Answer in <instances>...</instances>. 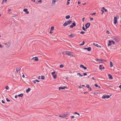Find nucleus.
<instances>
[{
    "mask_svg": "<svg viewBox=\"0 0 121 121\" xmlns=\"http://www.w3.org/2000/svg\"><path fill=\"white\" fill-rule=\"evenodd\" d=\"M73 52L69 51H65L63 52V54L65 55H68L69 56H74L72 55Z\"/></svg>",
    "mask_w": 121,
    "mask_h": 121,
    "instance_id": "obj_1",
    "label": "nucleus"
},
{
    "mask_svg": "<svg viewBox=\"0 0 121 121\" xmlns=\"http://www.w3.org/2000/svg\"><path fill=\"white\" fill-rule=\"evenodd\" d=\"M72 22L70 20L69 21L65 22L63 24V26H66L67 25L71 24Z\"/></svg>",
    "mask_w": 121,
    "mask_h": 121,
    "instance_id": "obj_2",
    "label": "nucleus"
},
{
    "mask_svg": "<svg viewBox=\"0 0 121 121\" xmlns=\"http://www.w3.org/2000/svg\"><path fill=\"white\" fill-rule=\"evenodd\" d=\"M109 43L108 44V46L109 47L110 46L112 45L111 43H112L113 44H115V42L113 40H109L108 41Z\"/></svg>",
    "mask_w": 121,
    "mask_h": 121,
    "instance_id": "obj_3",
    "label": "nucleus"
},
{
    "mask_svg": "<svg viewBox=\"0 0 121 121\" xmlns=\"http://www.w3.org/2000/svg\"><path fill=\"white\" fill-rule=\"evenodd\" d=\"M4 44L5 45V47L6 48H9L11 45V43L9 42L8 43H5Z\"/></svg>",
    "mask_w": 121,
    "mask_h": 121,
    "instance_id": "obj_4",
    "label": "nucleus"
},
{
    "mask_svg": "<svg viewBox=\"0 0 121 121\" xmlns=\"http://www.w3.org/2000/svg\"><path fill=\"white\" fill-rule=\"evenodd\" d=\"M55 72H53L52 73V74L53 76V78L54 79H55L56 78L57 75L55 74Z\"/></svg>",
    "mask_w": 121,
    "mask_h": 121,
    "instance_id": "obj_5",
    "label": "nucleus"
},
{
    "mask_svg": "<svg viewBox=\"0 0 121 121\" xmlns=\"http://www.w3.org/2000/svg\"><path fill=\"white\" fill-rule=\"evenodd\" d=\"M110 97V96L109 95H104L102 96V98L103 99H104L106 98L108 99Z\"/></svg>",
    "mask_w": 121,
    "mask_h": 121,
    "instance_id": "obj_6",
    "label": "nucleus"
},
{
    "mask_svg": "<svg viewBox=\"0 0 121 121\" xmlns=\"http://www.w3.org/2000/svg\"><path fill=\"white\" fill-rule=\"evenodd\" d=\"M59 0H52V4L54 5L55 4L56 2L58 1Z\"/></svg>",
    "mask_w": 121,
    "mask_h": 121,
    "instance_id": "obj_7",
    "label": "nucleus"
},
{
    "mask_svg": "<svg viewBox=\"0 0 121 121\" xmlns=\"http://www.w3.org/2000/svg\"><path fill=\"white\" fill-rule=\"evenodd\" d=\"M90 23H86L85 25L86 28L87 29V28H88L90 26Z\"/></svg>",
    "mask_w": 121,
    "mask_h": 121,
    "instance_id": "obj_8",
    "label": "nucleus"
},
{
    "mask_svg": "<svg viewBox=\"0 0 121 121\" xmlns=\"http://www.w3.org/2000/svg\"><path fill=\"white\" fill-rule=\"evenodd\" d=\"M114 23L115 24H116L117 22V17H114Z\"/></svg>",
    "mask_w": 121,
    "mask_h": 121,
    "instance_id": "obj_9",
    "label": "nucleus"
},
{
    "mask_svg": "<svg viewBox=\"0 0 121 121\" xmlns=\"http://www.w3.org/2000/svg\"><path fill=\"white\" fill-rule=\"evenodd\" d=\"M93 44L94 46H95L98 47H99V48H101V47L100 46L98 45V44L95 43H93Z\"/></svg>",
    "mask_w": 121,
    "mask_h": 121,
    "instance_id": "obj_10",
    "label": "nucleus"
},
{
    "mask_svg": "<svg viewBox=\"0 0 121 121\" xmlns=\"http://www.w3.org/2000/svg\"><path fill=\"white\" fill-rule=\"evenodd\" d=\"M67 87L66 86H64L63 87H59V90H60L61 89H64L65 88H67Z\"/></svg>",
    "mask_w": 121,
    "mask_h": 121,
    "instance_id": "obj_11",
    "label": "nucleus"
},
{
    "mask_svg": "<svg viewBox=\"0 0 121 121\" xmlns=\"http://www.w3.org/2000/svg\"><path fill=\"white\" fill-rule=\"evenodd\" d=\"M80 68H82L83 69H87V68L86 67H84L83 65H80Z\"/></svg>",
    "mask_w": 121,
    "mask_h": 121,
    "instance_id": "obj_12",
    "label": "nucleus"
},
{
    "mask_svg": "<svg viewBox=\"0 0 121 121\" xmlns=\"http://www.w3.org/2000/svg\"><path fill=\"white\" fill-rule=\"evenodd\" d=\"M113 40H114L115 41V42L117 43H118L119 41V40L115 38H113Z\"/></svg>",
    "mask_w": 121,
    "mask_h": 121,
    "instance_id": "obj_13",
    "label": "nucleus"
},
{
    "mask_svg": "<svg viewBox=\"0 0 121 121\" xmlns=\"http://www.w3.org/2000/svg\"><path fill=\"white\" fill-rule=\"evenodd\" d=\"M69 36L70 38H72L74 37L75 35L74 34L71 33L70 35H69Z\"/></svg>",
    "mask_w": 121,
    "mask_h": 121,
    "instance_id": "obj_14",
    "label": "nucleus"
},
{
    "mask_svg": "<svg viewBox=\"0 0 121 121\" xmlns=\"http://www.w3.org/2000/svg\"><path fill=\"white\" fill-rule=\"evenodd\" d=\"M35 59L34 60H35L36 61H38L39 60V59L37 57H33L32 59V60H33L34 59Z\"/></svg>",
    "mask_w": 121,
    "mask_h": 121,
    "instance_id": "obj_15",
    "label": "nucleus"
},
{
    "mask_svg": "<svg viewBox=\"0 0 121 121\" xmlns=\"http://www.w3.org/2000/svg\"><path fill=\"white\" fill-rule=\"evenodd\" d=\"M84 49H87L89 51H91V48L90 47H89L88 48H84Z\"/></svg>",
    "mask_w": 121,
    "mask_h": 121,
    "instance_id": "obj_16",
    "label": "nucleus"
},
{
    "mask_svg": "<svg viewBox=\"0 0 121 121\" xmlns=\"http://www.w3.org/2000/svg\"><path fill=\"white\" fill-rule=\"evenodd\" d=\"M23 11L25 12L27 14H28L29 13V12L27 11V9H24Z\"/></svg>",
    "mask_w": 121,
    "mask_h": 121,
    "instance_id": "obj_17",
    "label": "nucleus"
},
{
    "mask_svg": "<svg viewBox=\"0 0 121 121\" xmlns=\"http://www.w3.org/2000/svg\"><path fill=\"white\" fill-rule=\"evenodd\" d=\"M21 69V68L20 67H19V68H16V72L17 73L18 72V71L20 70Z\"/></svg>",
    "mask_w": 121,
    "mask_h": 121,
    "instance_id": "obj_18",
    "label": "nucleus"
},
{
    "mask_svg": "<svg viewBox=\"0 0 121 121\" xmlns=\"http://www.w3.org/2000/svg\"><path fill=\"white\" fill-rule=\"evenodd\" d=\"M102 66V65H100L99 66V69L101 70L102 69H104V66H103L102 67H101Z\"/></svg>",
    "mask_w": 121,
    "mask_h": 121,
    "instance_id": "obj_19",
    "label": "nucleus"
},
{
    "mask_svg": "<svg viewBox=\"0 0 121 121\" xmlns=\"http://www.w3.org/2000/svg\"><path fill=\"white\" fill-rule=\"evenodd\" d=\"M108 76L109 79H113L112 77L111 74H109L108 75Z\"/></svg>",
    "mask_w": 121,
    "mask_h": 121,
    "instance_id": "obj_20",
    "label": "nucleus"
},
{
    "mask_svg": "<svg viewBox=\"0 0 121 121\" xmlns=\"http://www.w3.org/2000/svg\"><path fill=\"white\" fill-rule=\"evenodd\" d=\"M63 116L64 117V118L66 117L69 116V114H64L63 115Z\"/></svg>",
    "mask_w": 121,
    "mask_h": 121,
    "instance_id": "obj_21",
    "label": "nucleus"
},
{
    "mask_svg": "<svg viewBox=\"0 0 121 121\" xmlns=\"http://www.w3.org/2000/svg\"><path fill=\"white\" fill-rule=\"evenodd\" d=\"M31 89L30 88H28L26 90V92L27 93H28L30 90Z\"/></svg>",
    "mask_w": 121,
    "mask_h": 121,
    "instance_id": "obj_22",
    "label": "nucleus"
},
{
    "mask_svg": "<svg viewBox=\"0 0 121 121\" xmlns=\"http://www.w3.org/2000/svg\"><path fill=\"white\" fill-rule=\"evenodd\" d=\"M23 94H19L18 96L19 97H22L23 96Z\"/></svg>",
    "mask_w": 121,
    "mask_h": 121,
    "instance_id": "obj_23",
    "label": "nucleus"
},
{
    "mask_svg": "<svg viewBox=\"0 0 121 121\" xmlns=\"http://www.w3.org/2000/svg\"><path fill=\"white\" fill-rule=\"evenodd\" d=\"M110 66L111 67H112L113 66V64H112V61H110Z\"/></svg>",
    "mask_w": 121,
    "mask_h": 121,
    "instance_id": "obj_24",
    "label": "nucleus"
},
{
    "mask_svg": "<svg viewBox=\"0 0 121 121\" xmlns=\"http://www.w3.org/2000/svg\"><path fill=\"white\" fill-rule=\"evenodd\" d=\"M70 16L69 15H68L66 16L65 18L66 19H69L70 18Z\"/></svg>",
    "mask_w": 121,
    "mask_h": 121,
    "instance_id": "obj_25",
    "label": "nucleus"
},
{
    "mask_svg": "<svg viewBox=\"0 0 121 121\" xmlns=\"http://www.w3.org/2000/svg\"><path fill=\"white\" fill-rule=\"evenodd\" d=\"M54 27L53 26H52L51 27V29H50V31H52L54 30Z\"/></svg>",
    "mask_w": 121,
    "mask_h": 121,
    "instance_id": "obj_26",
    "label": "nucleus"
},
{
    "mask_svg": "<svg viewBox=\"0 0 121 121\" xmlns=\"http://www.w3.org/2000/svg\"><path fill=\"white\" fill-rule=\"evenodd\" d=\"M78 75H79L81 77H82L83 76L80 73H78L77 74Z\"/></svg>",
    "mask_w": 121,
    "mask_h": 121,
    "instance_id": "obj_27",
    "label": "nucleus"
},
{
    "mask_svg": "<svg viewBox=\"0 0 121 121\" xmlns=\"http://www.w3.org/2000/svg\"><path fill=\"white\" fill-rule=\"evenodd\" d=\"M41 79H44V76L42 75L41 76Z\"/></svg>",
    "mask_w": 121,
    "mask_h": 121,
    "instance_id": "obj_28",
    "label": "nucleus"
},
{
    "mask_svg": "<svg viewBox=\"0 0 121 121\" xmlns=\"http://www.w3.org/2000/svg\"><path fill=\"white\" fill-rule=\"evenodd\" d=\"M95 60H96L97 61H99L100 62V61H102V59L99 60L97 59H95Z\"/></svg>",
    "mask_w": 121,
    "mask_h": 121,
    "instance_id": "obj_29",
    "label": "nucleus"
},
{
    "mask_svg": "<svg viewBox=\"0 0 121 121\" xmlns=\"http://www.w3.org/2000/svg\"><path fill=\"white\" fill-rule=\"evenodd\" d=\"M72 25L73 26H76V23L75 22H73L72 23Z\"/></svg>",
    "mask_w": 121,
    "mask_h": 121,
    "instance_id": "obj_30",
    "label": "nucleus"
},
{
    "mask_svg": "<svg viewBox=\"0 0 121 121\" xmlns=\"http://www.w3.org/2000/svg\"><path fill=\"white\" fill-rule=\"evenodd\" d=\"M63 67H64V65L62 64H61V65H60V67L61 68H62Z\"/></svg>",
    "mask_w": 121,
    "mask_h": 121,
    "instance_id": "obj_31",
    "label": "nucleus"
},
{
    "mask_svg": "<svg viewBox=\"0 0 121 121\" xmlns=\"http://www.w3.org/2000/svg\"><path fill=\"white\" fill-rule=\"evenodd\" d=\"M85 43L84 42V41H83V42H82V44H80V45L81 46H82L84 44V43Z\"/></svg>",
    "mask_w": 121,
    "mask_h": 121,
    "instance_id": "obj_32",
    "label": "nucleus"
},
{
    "mask_svg": "<svg viewBox=\"0 0 121 121\" xmlns=\"http://www.w3.org/2000/svg\"><path fill=\"white\" fill-rule=\"evenodd\" d=\"M85 33V32L83 31H81L80 32V33L82 34H84Z\"/></svg>",
    "mask_w": 121,
    "mask_h": 121,
    "instance_id": "obj_33",
    "label": "nucleus"
},
{
    "mask_svg": "<svg viewBox=\"0 0 121 121\" xmlns=\"http://www.w3.org/2000/svg\"><path fill=\"white\" fill-rule=\"evenodd\" d=\"M82 29L83 30H84L85 31H86V30L85 29V27H83V26L82 27Z\"/></svg>",
    "mask_w": 121,
    "mask_h": 121,
    "instance_id": "obj_34",
    "label": "nucleus"
},
{
    "mask_svg": "<svg viewBox=\"0 0 121 121\" xmlns=\"http://www.w3.org/2000/svg\"><path fill=\"white\" fill-rule=\"evenodd\" d=\"M109 31L108 30H107V31H106V33H107L108 34H109Z\"/></svg>",
    "mask_w": 121,
    "mask_h": 121,
    "instance_id": "obj_35",
    "label": "nucleus"
},
{
    "mask_svg": "<svg viewBox=\"0 0 121 121\" xmlns=\"http://www.w3.org/2000/svg\"><path fill=\"white\" fill-rule=\"evenodd\" d=\"M86 87L87 88H89L90 87L89 85H87L86 86Z\"/></svg>",
    "mask_w": 121,
    "mask_h": 121,
    "instance_id": "obj_36",
    "label": "nucleus"
},
{
    "mask_svg": "<svg viewBox=\"0 0 121 121\" xmlns=\"http://www.w3.org/2000/svg\"><path fill=\"white\" fill-rule=\"evenodd\" d=\"M59 117H62V118H64V117L63 116V115H60L59 116Z\"/></svg>",
    "mask_w": 121,
    "mask_h": 121,
    "instance_id": "obj_37",
    "label": "nucleus"
},
{
    "mask_svg": "<svg viewBox=\"0 0 121 121\" xmlns=\"http://www.w3.org/2000/svg\"><path fill=\"white\" fill-rule=\"evenodd\" d=\"M95 86L96 87H98V85H97V84H95Z\"/></svg>",
    "mask_w": 121,
    "mask_h": 121,
    "instance_id": "obj_38",
    "label": "nucleus"
},
{
    "mask_svg": "<svg viewBox=\"0 0 121 121\" xmlns=\"http://www.w3.org/2000/svg\"><path fill=\"white\" fill-rule=\"evenodd\" d=\"M70 3L69 2V1H68L67 3V5H68Z\"/></svg>",
    "mask_w": 121,
    "mask_h": 121,
    "instance_id": "obj_39",
    "label": "nucleus"
},
{
    "mask_svg": "<svg viewBox=\"0 0 121 121\" xmlns=\"http://www.w3.org/2000/svg\"><path fill=\"white\" fill-rule=\"evenodd\" d=\"M102 61H104L105 62H106L107 61V60H104L103 59H102Z\"/></svg>",
    "mask_w": 121,
    "mask_h": 121,
    "instance_id": "obj_40",
    "label": "nucleus"
},
{
    "mask_svg": "<svg viewBox=\"0 0 121 121\" xmlns=\"http://www.w3.org/2000/svg\"><path fill=\"white\" fill-rule=\"evenodd\" d=\"M8 86H7L5 87V88L7 90L8 89Z\"/></svg>",
    "mask_w": 121,
    "mask_h": 121,
    "instance_id": "obj_41",
    "label": "nucleus"
},
{
    "mask_svg": "<svg viewBox=\"0 0 121 121\" xmlns=\"http://www.w3.org/2000/svg\"><path fill=\"white\" fill-rule=\"evenodd\" d=\"M73 27V25H71L70 26V27L71 28H72Z\"/></svg>",
    "mask_w": 121,
    "mask_h": 121,
    "instance_id": "obj_42",
    "label": "nucleus"
},
{
    "mask_svg": "<svg viewBox=\"0 0 121 121\" xmlns=\"http://www.w3.org/2000/svg\"><path fill=\"white\" fill-rule=\"evenodd\" d=\"M85 19V18H84V17H83V18H82V21H83V22H84V20Z\"/></svg>",
    "mask_w": 121,
    "mask_h": 121,
    "instance_id": "obj_43",
    "label": "nucleus"
},
{
    "mask_svg": "<svg viewBox=\"0 0 121 121\" xmlns=\"http://www.w3.org/2000/svg\"><path fill=\"white\" fill-rule=\"evenodd\" d=\"M95 14H96V13H92L91 14V15H95Z\"/></svg>",
    "mask_w": 121,
    "mask_h": 121,
    "instance_id": "obj_44",
    "label": "nucleus"
},
{
    "mask_svg": "<svg viewBox=\"0 0 121 121\" xmlns=\"http://www.w3.org/2000/svg\"><path fill=\"white\" fill-rule=\"evenodd\" d=\"M6 100H7V101H8V102H9V101H10L7 98L6 99Z\"/></svg>",
    "mask_w": 121,
    "mask_h": 121,
    "instance_id": "obj_45",
    "label": "nucleus"
},
{
    "mask_svg": "<svg viewBox=\"0 0 121 121\" xmlns=\"http://www.w3.org/2000/svg\"><path fill=\"white\" fill-rule=\"evenodd\" d=\"M90 20L91 21H92L93 20V18L92 17H91L90 18Z\"/></svg>",
    "mask_w": 121,
    "mask_h": 121,
    "instance_id": "obj_46",
    "label": "nucleus"
},
{
    "mask_svg": "<svg viewBox=\"0 0 121 121\" xmlns=\"http://www.w3.org/2000/svg\"><path fill=\"white\" fill-rule=\"evenodd\" d=\"M42 2V1L41 0H39L38 1V2H40L41 3Z\"/></svg>",
    "mask_w": 121,
    "mask_h": 121,
    "instance_id": "obj_47",
    "label": "nucleus"
},
{
    "mask_svg": "<svg viewBox=\"0 0 121 121\" xmlns=\"http://www.w3.org/2000/svg\"><path fill=\"white\" fill-rule=\"evenodd\" d=\"M33 82L35 84L36 83V81H35H35H33Z\"/></svg>",
    "mask_w": 121,
    "mask_h": 121,
    "instance_id": "obj_48",
    "label": "nucleus"
},
{
    "mask_svg": "<svg viewBox=\"0 0 121 121\" xmlns=\"http://www.w3.org/2000/svg\"><path fill=\"white\" fill-rule=\"evenodd\" d=\"M83 75L84 76H86L87 75V74L86 73H83Z\"/></svg>",
    "mask_w": 121,
    "mask_h": 121,
    "instance_id": "obj_49",
    "label": "nucleus"
},
{
    "mask_svg": "<svg viewBox=\"0 0 121 121\" xmlns=\"http://www.w3.org/2000/svg\"><path fill=\"white\" fill-rule=\"evenodd\" d=\"M82 5H85L86 4V3H82Z\"/></svg>",
    "mask_w": 121,
    "mask_h": 121,
    "instance_id": "obj_50",
    "label": "nucleus"
},
{
    "mask_svg": "<svg viewBox=\"0 0 121 121\" xmlns=\"http://www.w3.org/2000/svg\"><path fill=\"white\" fill-rule=\"evenodd\" d=\"M74 118V117L73 116H72L71 117V118L72 119L73 118Z\"/></svg>",
    "mask_w": 121,
    "mask_h": 121,
    "instance_id": "obj_51",
    "label": "nucleus"
},
{
    "mask_svg": "<svg viewBox=\"0 0 121 121\" xmlns=\"http://www.w3.org/2000/svg\"><path fill=\"white\" fill-rule=\"evenodd\" d=\"M74 114H78V113L76 112H74Z\"/></svg>",
    "mask_w": 121,
    "mask_h": 121,
    "instance_id": "obj_52",
    "label": "nucleus"
},
{
    "mask_svg": "<svg viewBox=\"0 0 121 121\" xmlns=\"http://www.w3.org/2000/svg\"><path fill=\"white\" fill-rule=\"evenodd\" d=\"M3 47L0 44V48H2Z\"/></svg>",
    "mask_w": 121,
    "mask_h": 121,
    "instance_id": "obj_53",
    "label": "nucleus"
},
{
    "mask_svg": "<svg viewBox=\"0 0 121 121\" xmlns=\"http://www.w3.org/2000/svg\"><path fill=\"white\" fill-rule=\"evenodd\" d=\"M35 81H36L37 82H39V81L38 80H35Z\"/></svg>",
    "mask_w": 121,
    "mask_h": 121,
    "instance_id": "obj_54",
    "label": "nucleus"
},
{
    "mask_svg": "<svg viewBox=\"0 0 121 121\" xmlns=\"http://www.w3.org/2000/svg\"><path fill=\"white\" fill-rule=\"evenodd\" d=\"M81 2L80 1H78V4H81Z\"/></svg>",
    "mask_w": 121,
    "mask_h": 121,
    "instance_id": "obj_55",
    "label": "nucleus"
},
{
    "mask_svg": "<svg viewBox=\"0 0 121 121\" xmlns=\"http://www.w3.org/2000/svg\"><path fill=\"white\" fill-rule=\"evenodd\" d=\"M104 10L106 12H107V10L106 9H105Z\"/></svg>",
    "mask_w": 121,
    "mask_h": 121,
    "instance_id": "obj_56",
    "label": "nucleus"
},
{
    "mask_svg": "<svg viewBox=\"0 0 121 121\" xmlns=\"http://www.w3.org/2000/svg\"><path fill=\"white\" fill-rule=\"evenodd\" d=\"M2 103H3V104L4 103H5L4 102V101L3 100H2Z\"/></svg>",
    "mask_w": 121,
    "mask_h": 121,
    "instance_id": "obj_57",
    "label": "nucleus"
},
{
    "mask_svg": "<svg viewBox=\"0 0 121 121\" xmlns=\"http://www.w3.org/2000/svg\"><path fill=\"white\" fill-rule=\"evenodd\" d=\"M102 9L103 10H104L105 9L104 7H103Z\"/></svg>",
    "mask_w": 121,
    "mask_h": 121,
    "instance_id": "obj_58",
    "label": "nucleus"
},
{
    "mask_svg": "<svg viewBox=\"0 0 121 121\" xmlns=\"http://www.w3.org/2000/svg\"><path fill=\"white\" fill-rule=\"evenodd\" d=\"M119 88L121 89V85H120L119 86Z\"/></svg>",
    "mask_w": 121,
    "mask_h": 121,
    "instance_id": "obj_59",
    "label": "nucleus"
},
{
    "mask_svg": "<svg viewBox=\"0 0 121 121\" xmlns=\"http://www.w3.org/2000/svg\"><path fill=\"white\" fill-rule=\"evenodd\" d=\"M92 78L93 79V80H95V79L93 77H92Z\"/></svg>",
    "mask_w": 121,
    "mask_h": 121,
    "instance_id": "obj_60",
    "label": "nucleus"
},
{
    "mask_svg": "<svg viewBox=\"0 0 121 121\" xmlns=\"http://www.w3.org/2000/svg\"><path fill=\"white\" fill-rule=\"evenodd\" d=\"M83 93L84 94H87V92H84Z\"/></svg>",
    "mask_w": 121,
    "mask_h": 121,
    "instance_id": "obj_61",
    "label": "nucleus"
},
{
    "mask_svg": "<svg viewBox=\"0 0 121 121\" xmlns=\"http://www.w3.org/2000/svg\"><path fill=\"white\" fill-rule=\"evenodd\" d=\"M25 75H24V74H23L22 75V77L23 78H24L25 77Z\"/></svg>",
    "mask_w": 121,
    "mask_h": 121,
    "instance_id": "obj_62",
    "label": "nucleus"
},
{
    "mask_svg": "<svg viewBox=\"0 0 121 121\" xmlns=\"http://www.w3.org/2000/svg\"><path fill=\"white\" fill-rule=\"evenodd\" d=\"M17 95H15V98H16L17 97Z\"/></svg>",
    "mask_w": 121,
    "mask_h": 121,
    "instance_id": "obj_63",
    "label": "nucleus"
},
{
    "mask_svg": "<svg viewBox=\"0 0 121 121\" xmlns=\"http://www.w3.org/2000/svg\"><path fill=\"white\" fill-rule=\"evenodd\" d=\"M11 11V9H9L8 10V11H9V12H10V11Z\"/></svg>",
    "mask_w": 121,
    "mask_h": 121,
    "instance_id": "obj_64",
    "label": "nucleus"
}]
</instances>
